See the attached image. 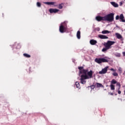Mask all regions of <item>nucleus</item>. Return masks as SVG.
Listing matches in <instances>:
<instances>
[{"label":"nucleus","instance_id":"nucleus-1","mask_svg":"<svg viewBox=\"0 0 125 125\" xmlns=\"http://www.w3.org/2000/svg\"><path fill=\"white\" fill-rule=\"evenodd\" d=\"M80 72L83 73L81 76L80 79V83L82 84H84L86 83V80H89V79L92 78V75H93V71L92 70L88 71V69H83Z\"/></svg>","mask_w":125,"mask_h":125},{"label":"nucleus","instance_id":"nucleus-2","mask_svg":"<svg viewBox=\"0 0 125 125\" xmlns=\"http://www.w3.org/2000/svg\"><path fill=\"white\" fill-rule=\"evenodd\" d=\"M114 43H115V42L111 41H108L107 42H104V45L105 46V48H104L102 49L103 52H105V51H107L108 49H110V48H111V46L113 45Z\"/></svg>","mask_w":125,"mask_h":125},{"label":"nucleus","instance_id":"nucleus-3","mask_svg":"<svg viewBox=\"0 0 125 125\" xmlns=\"http://www.w3.org/2000/svg\"><path fill=\"white\" fill-rule=\"evenodd\" d=\"M68 21H65L63 22H62L60 26L59 30L60 33H65L67 31V29H68V26H67V24Z\"/></svg>","mask_w":125,"mask_h":125},{"label":"nucleus","instance_id":"nucleus-4","mask_svg":"<svg viewBox=\"0 0 125 125\" xmlns=\"http://www.w3.org/2000/svg\"><path fill=\"white\" fill-rule=\"evenodd\" d=\"M115 14L114 13H109L104 16L105 21L108 22H113L114 21V16Z\"/></svg>","mask_w":125,"mask_h":125},{"label":"nucleus","instance_id":"nucleus-5","mask_svg":"<svg viewBox=\"0 0 125 125\" xmlns=\"http://www.w3.org/2000/svg\"><path fill=\"white\" fill-rule=\"evenodd\" d=\"M95 62L98 64H101V63H107L108 61L105 58H97L95 59Z\"/></svg>","mask_w":125,"mask_h":125},{"label":"nucleus","instance_id":"nucleus-6","mask_svg":"<svg viewBox=\"0 0 125 125\" xmlns=\"http://www.w3.org/2000/svg\"><path fill=\"white\" fill-rule=\"evenodd\" d=\"M125 17L124 16V14H121L120 16L119 15L116 16L115 19L116 20H119V19H120V22H125Z\"/></svg>","mask_w":125,"mask_h":125},{"label":"nucleus","instance_id":"nucleus-7","mask_svg":"<svg viewBox=\"0 0 125 125\" xmlns=\"http://www.w3.org/2000/svg\"><path fill=\"white\" fill-rule=\"evenodd\" d=\"M108 68H109V66H106L104 69H103L102 71H99V74H100V75H102L103 74H106L107 73V71H108Z\"/></svg>","mask_w":125,"mask_h":125},{"label":"nucleus","instance_id":"nucleus-8","mask_svg":"<svg viewBox=\"0 0 125 125\" xmlns=\"http://www.w3.org/2000/svg\"><path fill=\"white\" fill-rule=\"evenodd\" d=\"M95 19L98 22H100V21H105V17H101V16H98L96 17Z\"/></svg>","mask_w":125,"mask_h":125},{"label":"nucleus","instance_id":"nucleus-9","mask_svg":"<svg viewBox=\"0 0 125 125\" xmlns=\"http://www.w3.org/2000/svg\"><path fill=\"white\" fill-rule=\"evenodd\" d=\"M44 4H47V5H54V6H57L56 5V2H44Z\"/></svg>","mask_w":125,"mask_h":125},{"label":"nucleus","instance_id":"nucleus-10","mask_svg":"<svg viewBox=\"0 0 125 125\" xmlns=\"http://www.w3.org/2000/svg\"><path fill=\"white\" fill-rule=\"evenodd\" d=\"M49 11L50 13H57V12L59 11V10L57 9L50 8L49 9Z\"/></svg>","mask_w":125,"mask_h":125},{"label":"nucleus","instance_id":"nucleus-11","mask_svg":"<svg viewBox=\"0 0 125 125\" xmlns=\"http://www.w3.org/2000/svg\"><path fill=\"white\" fill-rule=\"evenodd\" d=\"M98 37L101 40H107V39H108V37H107V36L103 35H101V34L99 35Z\"/></svg>","mask_w":125,"mask_h":125},{"label":"nucleus","instance_id":"nucleus-12","mask_svg":"<svg viewBox=\"0 0 125 125\" xmlns=\"http://www.w3.org/2000/svg\"><path fill=\"white\" fill-rule=\"evenodd\" d=\"M115 36L118 40H121V41H123L124 39H123V36L121 34L118 33H115Z\"/></svg>","mask_w":125,"mask_h":125},{"label":"nucleus","instance_id":"nucleus-13","mask_svg":"<svg viewBox=\"0 0 125 125\" xmlns=\"http://www.w3.org/2000/svg\"><path fill=\"white\" fill-rule=\"evenodd\" d=\"M90 44H91V45H95V44H96V43H97V41L96 40L92 39L90 41Z\"/></svg>","mask_w":125,"mask_h":125},{"label":"nucleus","instance_id":"nucleus-14","mask_svg":"<svg viewBox=\"0 0 125 125\" xmlns=\"http://www.w3.org/2000/svg\"><path fill=\"white\" fill-rule=\"evenodd\" d=\"M110 4H112L114 7H119V4L115 2H110Z\"/></svg>","mask_w":125,"mask_h":125},{"label":"nucleus","instance_id":"nucleus-15","mask_svg":"<svg viewBox=\"0 0 125 125\" xmlns=\"http://www.w3.org/2000/svg\"><path fill=\"white\" fill-rule=\"evenodd\" d=\"M75 85L77 88H79V89H81V85H80V83H79V82H75Z\"/></svg>","mask_w":125,"mask_h":125},{"label":"nucleus","instance_id":"nucleus-16","mask_svg":"<svg viewBox=\"0 0 125 125\" xmlns=\"http://www.w3.org/2000/svg\"><path fill=\"white\" fill-rule=\"evenodd\" d=\"M77 37L78 40H80L81 39V31L79 30L77 33Z\"/></svg>","mask_w":125,"mask_h":125},{"label":"nucleus","instance_id":"nucleus-17","mask_svg":"<svg viewBox=\"0 0 125 125\" xmlns=\"http://www.w3.org/2000/svg\"><path fill=\"white\" fill-rule=\"evenodd\" d=\"M110 32L108 30H104L102 31V34L105 35L106 34H110Z\"/></svg>","mask_w":125,"mask_h":125},{"label":"nucleus","instance_id":"nucleus-18","mask_svg":"<svg viewBox=\"0 0 125 125\" xmlns=\"http://www.w3.org/2000/svg\"><path fill=\"white\" fill-rule=\"evenodd\" d=\"M23 55L24 57H26V58H30L31 57V55L27 53H24L23 54Z\"/></svg>","mask_w":125,"mask_h":125},{"label":"nucleus","instance_id":"nucleus-19","mask_svg":"<svg viewBox=\"0 0 125 125\" xmlns=\"http://www.w3.org/2000/svg\"><path fill=\"white\" fill-rule=\"evenodd\" d=\"M96 84L97 87H104V86H103V85L100 83H97Z\"/></svg>","mask_w":125,"mask_h":125},{"label":"nucleus","instance_id":"nucleus-20","mask_svg":"<svg viewBox=\"0 0 125 125\" xmlns=\"http://www.w3.org/2000/svg\"><path fill=\"white\" fill-rule=\"evenodd\" d=\"M114 55L116 57H121V53H114Z\"/></svg>","mask_w":125,"mask_h":125},{"label":"nucleus","instance_id":"nucleus-21","mask_svg":"<svg viewBox=\"0 0 125 125\" xmlns=\"http://www.w3.org/2000/svg\"><path fill=\"white\" fill-rule=\"evenodd\" d=\"M117 83V81L115 79H112L111 81V83H112V84H116Z\"/></svg>","mask_w":125,"mask_h":125},{"label":"nucleus","instance_id":"nucleus-22","mask_svg":"<svg viewBox=\"0 0 125 125\" xmlns=\"http://www.w3.org/2000/svg\"><path fill=\"white\" fill-rule=\"evenodd\" d=\"M78 69H79V70H80V74H82V75H83V73H82L81 72V71H83V70H84V69H83V66L79 67H78Z\"/></svg>","mask_w":125,"mask_h":125},{"label":"nucleus","instance_id":"nucleus-23","mask_svg":"<svg viewBox=\"0 0 125 125\" xmlns=\"http://www.w3.org/2000/svg\"><path fill=\"white\" fill-rule=\"evenodd\" d=\"M110 88L111 90H115V85H114L113 84H111L110 85Z\"/></svg>","mask_w":125,"mask_h":125},{"label":"nucleus","instance_id":"nucleus-24","mask_svg":"<svg viewBox=\"0 0 125 125\" xmlns=\"http://www.w3.org/2000/svg\"><path fill=\"white\" fill-rule=\"evenodd\" d=\"M37 6L38 7H41V6H42V4L41 3V2H37Z\"/></svg>","mask_w":125,"mask_h":125},{"label":"nucleus","instance_id":"nucleus-25","mask_svg":"<svg viewBox=\"0 0 125 125\" xmlns=\"http://www.w3.org/2000/svg\"><path fill=\"white\" fill-rule=\"evenodd\" d=\"M112 75L114 77H118V73L116 72V71H114V72L112 73Z\"/></svg>","mask_w":125,"mask_h":125},{"label":"nucleus","instance_id":"nucleus-26","mask_svg":"<svg viewBox=\"0 0 125 125\" xmlns=\"http://www.w3.org/2000/svg\"><path fill=\"white\" fill-rule=\"evenodd\" d=\"M58 8H59V9H62V8H63V6L62 4H60L59 5Z\"/></svg>","mask_w":125,"mask_h":125},{"label":"nucleus","instance_id":"nucleus-27","mask_svg":"<svg viewBox=\"0 0 125 125\" xmlns=\"http://www.w3.org/2000/svg\"><path fill=\"white\" fill-rule=\"evenodd\" d=\"M118 71L120 74H122V72L123 71V70L122 69V67H119Z\"/></svg>","mask_w":125,"mask_h":125},{"label":"nucleus","instance_id":"nucleus-28","mask_svg":"<svg viewBox=\"0 0 125 125\" xmlns=\"http://www.w3.org/2000/svg\"><path fill=\"white\" fill-rule=\"evenodd\" d=\"M16 48L18 49H19V48H21V45H20V44H18V46H17Z\"/></svg>","mask_w":125,"mask_h":125},{"label":"nucleus","instance_id":"nucleus-29","mask_svg":"<svg viewBox=\"0 0 125 125\" xmlns=\"http://www.w3.org/2000/svg\"><path fill=\"white\" fill-rule=\"evenodd\" d=\"M116 85H117V86H118V87L121 86V83H120L119 82H117Z\"/></svg>","mask_w":125,"mask_h":125},{"label":"nucleus","instance_id":"nucleus-30","mask_svg":"<svg viewBox=\"0 0 125 125\" xmlns=\"http://www.w3.org/2000/svg\"><path fill=\"white\" fill-rule=\"evenodd\" d=\"M90 88H91V89H94L95 86H94V85H91V86H90Z\"/></svg>","mask_w":125,"mask_h":125},{"label":"nucleus","instance_id":"nucleus-31","mask_svg":"<svg viewBox=\"0 0 125 125\" xmlns=\"http://www.w3.org/2000/svg\"><path fill=\"white\" fill-rule=\"evenodd\" d=\"M110 71H113V72H116V70L114 69V68H111Z\"/></svg>","mask_w":125,"mask_h":125},{"label":"nucleus","instance_id":"nucleus-32","mask_svg":"<svg viewBox=\"0 0 125 125\" xmlns=\"http://www.w3.org/2000/svg\"><path fill=\"white\" fill-rule=\"evenodd\" d=\"M118 94H121V93H122V92L120 90H118Z\"/></svg>","mask_w":125,"mask_h":125},{"label":"nucleus","instance_id":"nucleus-33","mask_svg":"<svg viewBox=\"0 0 125 125\" xmlns=\"http://www.w3.org/2000/svg\"><path fill=\"white\" fill-rule=\"evenodd\" d=\"M120 6H122V5H123V2H120Z\"/></svg>","mask_w":125,"mask_h":125},{"label":"nucleus","instance_id":"nucleus-34","mask_svg":"<svg viewBox=\"0 0 125 125\" xmlns=\"http://www.w3.org/2000/svg\"><path fill=\"white\" fill-rule=\"evenodd\" d=\"M123 56H125V52H123Z\"/></svg>","mask_w":125,"mask_h":125},{"label":"nucleus","instance_id":"nucleus-35","mask_svg":"<svg viewBox=\"0 0 125 125\" xmlns=\"http://www.w3.org/2000/svg\"><path fill=\"white\" fill-rule=\"evenodd\" d=\"M121 89V86L118 87V90H120Z\"/></svg>","mask_w":125,"mask_h":125},{"label":"nucleus","instance_id":"nucleus-36","mask_svg":"<svg viewBox=\"0 0 125 125\" xmlns=\"http://www.w3.org/2000/svg\"><path fill=\"white\" fill-rule=\"evenodd\" d=\"M73 62H75V61H76L75 60H72Z\"/></svg>","mask_w":125,"mask_h":125},{"label":"nucleus","instance_id":"nucleus-37","mask_svg":"<svg viewBox=\"0 0 125 125\" xmlns=\"http://www.w3.org/2000/svg\"><path fill=\"white\" fill-rule=\"evenodd\" d=\"M110 95H113V93H111Z\"/></svg>","mask_w":125,"mask_h":125},{"label":"nucleus","instance_id":"nucleus-38","mask_svg":"<svg viewBox=\"0 0 125 125\" xmlns=\"http://www.w3.org/2000/svg\"><path fill=\"white\" fill-rule=\"evenodd\" d=\"M121 101H123V100L122 99H120Z\"/></svg>","mask_w":125,"mask_h":125},{"label":"nucleus","instance_id":"nucleus-39","mask_svg":"<svg viewBox=\"0 0 125 125\" xmlns=\"http://www.w3.org/2000/svg\"><path fill=\"white\" fill-rule=\"evenodd\" d=\"M125 70L124 73H123V75H125Z\"/></svg>","mask_w":125,"mask_h":125},{"label":"nucleus","instance_id":"nucleus-40","mask_svg":"<svg viewBox=\"0 0 125 125\" xmlns=\"http://www.w3.org/2000/svg\"><path fill=\"white\" fill-rule=\"evenodd\" d=\"M118 100H121V99H120V98H118Z\"/></svg>","mask_w":125,"mask_h":125},{"label":"nucleus","instance_id":"nucleus-41","mask_svg":"<svg viewBox=\"0 0 125 125\" xmlns=\"http://www.w3.org/2000/svg\"><path fill=\"white\" fill-rule=\"evenodd\" d=\"M13 46L14 47V45H13Z\"/></svg>","mask_w":125,"mask_h":125}]
</instances>
